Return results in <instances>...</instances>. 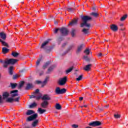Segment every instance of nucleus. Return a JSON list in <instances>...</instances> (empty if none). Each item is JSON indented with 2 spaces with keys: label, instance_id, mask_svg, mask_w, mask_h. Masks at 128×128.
Segmentation results:
<instances>
[{
  "label": "nucleus",
  "instance_id": "f257e3e1",
  "mask_svg": "<svg viewBox=\"0 0 128 128\" xmlns=\"http://www.w3.org/2000/svg\"><path fill=\"white\" fill-rule=\"evenodd\" d=\"M80 18L82 22L80 24V27L84 28V26H86L88 28H84L82 30V32L85 34H88V30L90 28V24L88 23V22H90L92 20V18L88 16H81Z\"/></svg>",
  "mask_w": 128,
  "mask_h": 128
},
{
  "label": "nucleus",
  "instance_id": "f03ea898",
  "mask_svg": "<svg viewBox=\"0 0 128 128\" xmlns=\"http://www.w3.org/2000/svg\"><path fill=\"white\" fill-rule=\"evenodd\" d=\"M26 114V116H30L26 118V122H32V120H35L36 119L38 118V114H34V112L30 110H28Z\"/></svg>",
  "mask_w": 128,
  "mask_h": 128
},
{
  "label": "nucleus",
  "instance_id": "7ed1b4c3",
  "mask_svg": "<svg viewBox=\"0 0 128 128\" xmlns=\"http://www.w3.org/2000/svg\"><path fill=\"white\" fill-rule=\"evenodd\" d=\"M50 40H52V39H48L46 41H45L44 42H43L40 47V48H43L44 50H46V52L47 54H48L50 52V49L46 50V48L44 47L46 46L48 44Z\"/></svg>",
  "mask_w": 128,
  "mask_h": 128
},
{
  "label": "nucleus",
  "instance_id": "20e7f679",
  "mask_svg": "<svg viewBox=\"0 0 128 128\" xmlns=\"http://www.w3.org/2000/svg\"><path fill=\"white\" fill-rule=\"evenodd\" d=\"M56 94H64L66 92V89L63 88L60 89V87H57L55 90Z\"/></svg>",
  "mask_w": 128,
  "mask_h": 128
},
{
  "label": "nucleus",
  "instance_id": "39448f33",
  "mask_svg": "<svg viewBox=\"0 0 128 128\" xmlns=\"http://www.w3.org/2000/svg\"><path fill=\"white\" fill-rule=\"evenodd\" d=\"M102 122L96 120L89 123L88 126L95 128L96 126H102Z\"/></svg>",
  "mask_w": 128,
  "mask_h": 128
},
{
  "label": "nucleus",
  "instance_id": "423d86ee",
  "mask_svg": "<svg viewBox=\"0 0 128 128\" xmlns=\"http://www.w3.org/2000/svg\"><path fill=\"white\" fill-rule=\"evenodd\" d=\"M20 96H18L15 99L12 98V97L9 98L7 100H6V102H9L10 104L12 103L13 102H20Z\"/></svg>",
  "mask_w": 128,
  "mask_h": 128
},
{
  "label": "nucleus",
  "instance_id": "0eeeda50",
  "mask_svg": "<svg viewBox=\"0 0 128 128\" xmlns=\"http://www.w3.org/2000/svg\"><path fill=\"white\" fill-rule=\"evenodd\" d=\"M68 80V78L66 76H65L60 80L58 81V84L59 86H64L66 84V82Z\"/></svg>",
  "mask_w": 128,
  "mask_h": 128
},
{
  "label": "nucleus",
  "instance_id": "6e6552de",
  "mask_svg": "<svg viewBox=\"0 0 128 128\" xmlns=\"http://www.w3.org/2000/svg\"><path fill=\"white\" fill-rule=\"evenodd\" d=\"M18 60L16 59H14V58H10L8 60H7V66L9 64H12V66H14V64H16L18 62Z\"/></svg>",
  "mask_w": 128,
  "mask_h": 128
},
{
  "label": "nucleus",
  "instance_id": "1a4fd4ad",
  "mask_svg": "<svg viewBox=\"0 0 128 128\" xmlns=\"http://www.w3.org/2000/svg\"><path fill=\"white\" fill-rule=\"evenodd\" d=\"M84 48V44H82L79 46H78L77 49L76 50V54H80V52H82V49Z\"/></svg>",
  "mask_w": 128,
  "mask_h": 128
},
{
  "label": "nucleus",
  "instance_id": "9d476101",
  "mask_svg": "<svg viewBox=\"0 0 128 128\" xmlns=\"http://www.w3.org/2000/svg\"><path fill=\"white\" fill-rule=\"evenodd\" d=\"M60 32L62 34V36H68V30L65 28H60Z\"/></svg>",
  "mask_w": 128,
  "mask_h": 128
},
{
  "label": "nucleus",
  "instance_id": "9b49d317",
  "mask_svg": "<svg viewBox=\"0 0 128 128\" xmlns=\"http://www.w3.org/2000/svg\"><path fill=\"white\" fill-rule=\"evenodd\" d=\"M17 92H18V90H13L12 91H10V94H11V98H16V96H18V94Z\"/></svg>",
  "mask_w": 128,
  "mask_h": 128
},
{
  "label": "nucleus",
  "instance_id": "f8f14e48",
  "mask_svg": "<svg viewBox=\"0 0 128 128\" xmlns=\"http://www.w3.org/2000/svg\"><path fill=\"white\" fill-rule=\"evenodd\" d=\"M34 88V86L32 83H28L26 84L25 90H30V88Z\"/></svg>",
  "mask_w": 128,
  "mask_h": 128
},
{
  "label": "nucleus",
  "instance_id": "ddd939ff",
  "mask_svg": "<svg viewBox=\"0 0 128 128\" xmlns=\"http://www.w3.org/2000/svg\"><path fill=\"white\" fill-rule=\"evenodd\" d=\"M78 19L72 20V22H70L69 26H76V24H78Z\"/></svg>",
  "mask_w": 128,
  "mask_h": 128
},
{
  "label": "nucleus",
  "instance_id": "4468645a",
  "mask_svg": "<svg viewBox=\"0 0 128 128\" xmlns=\"http://www.w3.org/2000/svg\"><path fill=\"white\" fill-rule=\"evenodd\" d=\"M0 62L2 64L3 67L6 68H8V60H0Z\"/></svg>",
  "mask_w": 128,
  "mask_h": 128
},
{
  "label": "nucleus",
  "instance_id": "2eb2a0df",
  "mask_svg": "<svg viewBox=\"0 0 128 128\" xmlns=\"http://www.w3.org/2000/svg\"><path fill=\"white\" fill-rule=\"evenodd\" d=\"M48 106V102L46 100H44L42 104H41V106L42 108H46Z\"/></svg>",
  "mask_w": 128,
  "mask_h": 128
},
{
  "label": "nucleus",
  "instance_id": "dca6fc26",
  "mask_svg": "<svg viewBox=\"0 0 128 128\" xmlns=\"http://www.w3.org/2000/svg\"><path fill=\"white\" fill-rule=\"evenodd\" d=\"M42 99L43 100H50V96L48 94H44L42 98Z\"/></svg>",
  "mask_w": 128,
  "mask_h": 128
},
{
  "label": "nucleus",
  "instance_id": "f3484780",
  "mask_svg": "<svg viewBox=\"0 0 128 128\" xmlns=\"http://www.w3.org/2000/svg\"><path fill=\"white\" fill-rule=\"evenodd\" d=\"M0 38L5 40L6 39V34L4 32H0Z\"/></svg>",
  "mask_w": 128,
  "mask_h": 128
},
{
  "label": "nucleus",
  "instance_id": "a211bd4d",
  "mask_svg": "<svg viewBox=\"0 0 128 128\" xmlns=\"http://www.w3.org/2000/svg\"><path fill=\"white\" fill-rule=\"evenodd\" d=\"M3 100H6V98H8V96H10V93L8 92H4L2 94Z\"/></svg>",
  "mask_w": 128,
  "mask_h": 128
},
{
  "label": "nucleus",
  "instance_id": "6ab92c4d",
  "mask_svg": "<svg viewBox=\"0 0 128 128\" xmlns=\"http://www.w3.org/2000/svg\"><path fill=\"white\" fill-rule=\"evenodd\" d=\"M92 64H88L86 65L85 68H84V70H86V72H89V70H90V68H92Z\"/></svg>",
  "mask_w": 128,
  "mask_h": 128
},
{
  "label": "nucleus",
  "instance_id": "aec40b11",
  "mask_svg": "<svg viewBox=\"0 0 128 128\" xmlns=\"http://www.w3.org/2000/svg\"><path fill=\"white\" fill-rule=\"evenodd\" d=\"M0 42H1L4 46H6V48H10L8 44V43H6V42L2 40V39H0Z\"/></svg>",
  "mask_w": 128,
  "mask_h": 128
},
{
  "label": "nucleus",
  "instance_id": "412c9836",
  "mask_svg": "<svg viewBox=\"0 0 128 128\" xmlns=\"http://www.w3.org/2000/svg\"><path fill=\"white\" fill-rule=\"evenodd\" d=\"M38 120H36L34 121L32 124V128H36V126H38Z\"/></svg>",
  "mask_w": 128,
  "mask_h": 128
},
{
  "label": "nucleus",
  "instance_id": "4be33fe9",
  "mask_svg": "<svg viewBox=\"0 0 128 128\" xmlns=\"http://www.w3.org/2000/svg\"><path fill=\"white\" fill-rule=\"evenodd\" d=\"M8 52H10V49H8V48L6 47H4L2 48V54H8Z\"/></svg>",
  "mask_w": 128,
  "mask_h": 128
},
{
  "label": "nucleus",
  "instance_id": "5701e85b",
  "mask_svg": "<svg viewBox=\"0 0 128 128\" xmlns=\"http://www.w3.org/2000/svg\"><path fill=\"white\" fill-rule=\"evenodd\" d=\"M13 71H14V66H10L8 68V72L10 76H12V74H14Z\"/></svg>",
  "mask_w": 128,
  "mask_h": 128
},
{
  "label": "nucleus",
  "instance_id": "b1692460",
  "mask_svg": "<svg viewBox=\"0 0 128 128\" xmlns=\"http://www.w3.org/2000/svg\"><path fill=\"white\" fill-rule=\"evenodd\" d=\"M50 64V62L48 61L45 63V64L42 66L43 70H46Z\"/></svg>",
  "mask_w": 128,
  "mask_h": 128
},
{
  "label": "nucleus",
  "instance_id": "393cba45",
  "mask_svg": "<svg viewBox=\"0 0 128 128\" xmlns=\"http://www.w3.org/2000/svg\"><path fill=\"white\" fill-rule=\"evenodd\" d=\"M11 54L14 58H18V56H20V53L16 52H12Z\"/></svg>",
  "mask_w": 128,
  "mask_h": 128
},
{
  "label": "nucleus",
  "instance_id": "a878e982",
  "mask_svg": "<svg viewBox=\"0 0 128 128\" xmlns=\"http://www.w3.org/2000/svg\"><path fill=\"white\" fill-rule=\"evenodd\" d=\"M118 26L116 24H112V32H118Z\"/></svg>",
  "mask_w": 128,
  "mask_h": 128
},
{
  "label": "nucleus",
  "instance_id": "bb28decb",
  "mask_svg": "<svg viewBox=\"0 0 128 128\" xmlns=\"http://www.w3.org/2000/svg\"><path fill=\"white\" fill-rule=\"evenodd\" d=\"M10 86L11 88L14 90V89L16 88V86H18V84H16V83H10Z\"/></svg>",
  "mask_w": 128,
  "mask_h": 128
},
{
  "label": "nucleus",
  "instance_id": "cd10ccee",
  "mask_svg": "<svg viewBox=\"0 0 128 128\" xmlns=\"http://www.w3.org/2000/svg\"><path fill=\"white\" fill-rule=\"evenodd\" d=\"M54 68V66H50L48 68V72H46V74H50V72H52Z\"/></svg>",
  "mask_w": 128,
  "mask_h": 128
},
{
  "label": "nucleus",
  "instance_id": "c85d7f7f",
  "mask_svg": "<svg viewBox=\"0 0 128 128\" xmlns=\"http://www.w3.org/2000/svg\"><path fill=\"white\" fill-rule=\"evenodd\" d=\"M72 70H74V66H72L70 67L68 69L66 70V74H70V72Z\"/></svg>",
  "mask_w": 128,
  "mask_h": 128
},
{
  "label": "nucleus",
  "instance_id": "c756f323",
  "mask_svg": "<svg viewBox=\"0 0 128 128\" xmlns=\"http://www.w3.org/2000/svg\"><path fill=\"white\" fill-rule=\"evenodd\" d=\"M76 30L74 28H72L71 30V36L72 38H74V36H76Z\"/></svg>",
  "mask_w": 128,
  "mask_h": 128
},
{
  "label": "nucleus",
  "instance_id": "7c9ffc66",
  "mask_svg": "<svg viewBox=\"0 0 128 128\" xmlns=\"http://www.w3.org/2000/svg\"><path fill=\"white\" fill-rule=\"evenodd\" d=\"M55 108L56 110H62V106L58 103L56 104Z\"/></svg>",
  "mask_w": 128,
  "mask_h": 128
},
{
  "label": "nucleus",
  "instance_id": "2f4dec72",
  "mask_svg": "<svg viewBox=\"0 0 128 128\" xmlns=\"http://www.w3.org/2000/svg\"><path fill=\"white\" fill-rule=\"evenodd\" d=\"M38 111L39 112L40 114H42L46 112V110L42 109V108H38Z\"/></svg>",
  "mask_w": 128,
  "mask_h": 128
},
{
  "label": "nucleus",
  "instance_id": "473e14b6",
  "mask_svg": "<svg viewBox=\"0 0 128 128\" xmlns=\"http://www.w3.org/2000/svg\"><path fill=\"white\" fill-rule=\"evenodd\" d=\"M24 81H21L19 83V86H18V88L20 90L22 86H24Z\"/></svg>",
  "mask_w": 128,
  "mask_h": 128
},
{
  "label": "nucleus",
  "instance_id": "72a5a7b5",
  "mask_svg": "<svg viewBox=\"0 0 128 128\" xmlns=\"http://www.w3.org/2000/svg\"><path fill=\"white\" fill-rule=\"evenodd\" d=\"M90 14V16H94V18H98V12H92Z\"/></svg>",
  "mask_w": 128,
  "mask_h": 128
},
{
  "label": "nucleus",
  "instance_id": "f704fd0d",
  "mask_svg": "<svg viewBox=\"0 0 128 128\" xmlns=\"http://www.w3.org/2000/svg\"><path fill=\"white\" fill-rule=\"evenodd\" d=\"M126 18H128V14H125L124 16H123L120 19V20L121 22H124V20H125Z\"/></svg>",
  "mask_w": 128,
  "mask_h": 128
},
{
  "label": "nucleus",
  "instance_id": "c9c22d12",
  "mask_svg": "<svg viewBox=\"0 0 128 128\" xmlns=\"http://www.w3.org/2000/svg\"><path fill=\"white\" fill-rule=\"evenodd\" d=\"M36 106H38V104H36V102H33L32 104H30V106H30V108H34V107H36Z\"/></svg>",
  "mask_w": 128,
  "mask_h": 128
},
{
  "label": "nucleus",
  "instance_id": "e433bc0d",
  "mask_svg": "<svg viewBox=\"0 0 128 128\" xmlns=\"http://www.w3.org/2000/svg\"><path fill=\"white\" fill-rule=\"evenodd\" d=\"M84 60H86V62H90V59L88 58V57L87 56H84Z\"/></svg>",
  "mask_w": 128,
  "mask_h": 128
},
{
  "label": "nucleus",
  "instance_id": "4c0bfd02",
  "mask_svg": "<svg viewBox=\"0 0 128 128\" xmlns=\"http://www.w3.org/2000/svg\"><path fill=\"white\" fill-rule=\"evenodd\" d=\"M90 49L86 48L84 51V54H90Z\"/></svg>",
  "mask_w": 128,
  "mask_h": 128
},
{
  "label": "nucleus",
  "instance_id": "58836bf2",
  "mask_svg": "<svg viewBox=\"0 0 128 128\" xmlns=\"http://www.w3.org/2000/svg\"><path fill=\"white\" fill-rule=\"evenodd\" d=\"M74 10V8H67L68 12H72Z\"/></svg>",
  "mask_w": 128,
  "mask_h": 128
},
{
  "label": "nucleus",
  "instance_id": "ea45409f",
  "mask_svg": "<svg viewBox=\"0 0 128 128\" xmlns=\"http://www.w3.org/2000/svg\"><path fill=\"white\" fill-rule=\"evenodd\" d=\"M48 82V81L46 80H44V81L42 82V88H44L46 84V83Z\"/></svg>",
  "mask_w": 128,
  "mask_h": 128
},
{
  "label": "nucleus",
  "instance_id": "a19ab883",
  "mask_svg": "<svg viewBox=\"0 0 128 128\" xmlns=\"http://www.w3.org/2000/svg\"><path fill=\"white\" fill-rule=\"evenodd\" d=\"M82 75H80L78 78H76V80L80 82V80H82Z\"/></svg>",
  "mask_w": 128,
  "mask_h": 128
},
{
  "label": "nucleus",
  "instance_id": "79ce46f5",
  "mask_svg": "<svg viewBox=\"0 0 128 128\" xmlns=\"http://www.w3.org/2000/svg\"><path fill=\"white\" fill-rule=\"evenodd\" d=\"M114 118H120V115L118 114H114Z\"/></svg>",
  "mask_w": 128,
  "mask_h": 128
},
{
  "label": "nucleus",
  "instance_id": "37998d69",
  "mask_svg": "<svg viewBox=\"0 0 128 128\" xmlns=\"http://www.w3.org/2000/svg\"><path fill=\"white\" fill-rule=\"evenodd\" d=\"M4 104V100H2V95H0V104Z\"/></svg>",
  "mask_w": 128,
  "mask_h": 128
},
{
  "label": "nucleus",
  "instance_id": "c03bdc74",
  "mask_svg": "<svg viewBox=\"0 0 128 128\" xmlns=\"http://www.w3.org/2000/svg\"><path fill=\"white\" fill-rule=\"evenodd\" d=\"M40 60H42V59L39 58L37 60L36 62V65L39 66L40 65Z\"/></svg>",
  "mask_w": 128,
  "mask_h": 128
},
{
  "label": "nucleus",
  "instance_id": "a18cd8bd",
  "mask_svg": "<svg viewBox=\"0 0 128 128\" xmlns=\"http://www.w3.org/2000/svg\"><path fill=\"white\" fill-rule=\"evenodd\" d=\"M74 44L70 45V46L68 48V51L70 50H72V48H74Z\"/></svg>",
  "mask_w": 128,
  "mask_h": 128
},
{
  "label": "nucleus",
  "instance_id": "49530a36",
  "mask_svg": "<svg viewBox=\"0 0 128 128\" xmlns=\"http://www.w3.org/2000/svg\"><path fill=\"white\" fill-rule=\"evenodd\" d=\"M72 128H78V125L74 124L72 125Z\"/></svg>",
  "mask_w": 128,
  "mask_h": 128
},
{
  "label": "nucleus",
  "instance_id": "de8ad7c7",
  "mask_svg": "<svg viewBox=\"0 0 128 128\" xmlns=\"http://www.w3.org/2000/svg\"><path fill=\"white\" fill-rule=\"evenodd\" d=\"M18 74H15V75H14L13 76H12V78L13 80H16V78H18Z\"/></svg>",
  "mask_w": 128,
  "mask_h": 128
},
{
  "label": "nucleus",
  "instance_id": "09e8293b",
  "mask_svg": "<svg viewBox=\"0 0 128 128\" xmlns=\"http://www.w3.org/2000/svg\"><path fill=\"white\" fill-rule=\"evenodd\" d=\"M64 40V38H62V37H60L58 39V42H62V40Z\"/></svg>",
  "mask_w": 128,
  "mask_h": 128
},
{
  "label": "nucleus",
  "instance_id": "8fccbe9b",
  "mask_svg": "<svg viewBox=\"0 0 128 128\" xmlns=\"http://www.w3.org/2000/svg\"><path fill=\"white\" fill-rule=\"evenodd\" d=\"M40 92V90L36 89L34 92H33V94H38Z\"/></svg>",
  "mask_w": 128,
  "mask_h": 128
},
{
  "label": "nucleus",
  "instance_id": "3c124183",
  "mask_svg": "<svg viewBox=\"0 0 128 128\" xmlns=\"http://www.w3.org/2000/svg\"><path fill=\"white\" fill-rule=\"evenodd\" d=\"M58 30H60V28H56L54 32V34H58Z\"/></svg>",
  "mask_w": 128,
  "mask_h": 128
},
{
  "label": "nucleus",
  "instance_id": "603ef678",
  "mask_svg": "<svg viewBox=\"0 0 128 128\" xmlns=\"http://www.w3.org/2000/svg\"><path fill=\"white\" fill-rule=\"evenodd\" d=\"M106 54H102V53H98V56H106Z\"/></svg>",
  "mask_w": 128,
  "mask_h": 128
},
{
  "label": "nucleus",
  "instance_id": "864d4df0",
  "mask_svg": "<svg viewBox=\"0 0 128 128\" xmlns=\"http://www.w3.org/2000/svg\"><path fill=\"white\" fill-rule=\"evenodd\" d=\"M36 84H42V82L37 80H36Z\"/></svg>",
  "mask_w": 128,
  "mask_h": 128
},
{
  "label": "nucleus",
  "instance_id": "5fc2aeb1",
  "mask_svg": "<svg viewBox=\"0 0 128 128\" xmlns=\"http://www.w3.org/2000/svg\"><path fill=\"white\" fill-rule=\"evenodd\" d=\"M99 110V112H102L104 110V108H100V109H98Z\"/></svg>",
  "mask_w": 128,
  "mask_h": 128
},
{
  "label": "nucleus",
  "instance_id": "6e6d98bb",
  "mask_svg": "<svg viewBox=\"0 0 128 128\" xmlns=\"http://www.w3.org/2000/svg\"><path fill=\"white\" fill-rule=\"evenodd\" d=\"M36 98V96L34 95H32L30 96V98Z\"/></svg>",
  "mask_w": 128,
  "mask_h": 128
},
{
  "label": "nucleus",
  "instance_id": "4d7b16f0",
  "mask_svg": "<svg viewBox=\"0 0 128 128\" xmlns=\"http://www.w3.org/2000/svg\"><path fill=\"white\" fill-rule=\"evenodd\" d=\"M36 100H40V98H42V96H36Z\"/></svg>",
  "mask_w": 128,
  "mask_h": 128
},
{
  "label": "nucleus",
  "instance_id": "13d9d810",
  "mask_svg": "<svg viewBox=\"0 0 128 128\" xmlns=\"http://www.w3.org/2000/svg\"><path fill=\"white\" fill-rule=\"evenodd\" d=\"M65 46H66V43H64L62 44V48H64Z\"/></svg>",
  "mask_w": 128,
  "mask_h": 128
},
{
  "label": "nucleus",
  "instance_id": "bf43d9fd",
  "mask_svg": "<svg viewBox=\"0 0 128 128\" xmlns=\"http://www.w3.org/2000/svg\"><path fill=\"white\" fill-rule=\"evenodd\" d=\"M92 10H94V12H96V8L93 7L92 8Z\"/></svg>",
  "mask_w": 128,
  "mask_h": 128
},
{
  "label": "nucleus",
  "instance_id": "052dcab7",
  "mask_svg": "<svg viewBox=\"0 0 128 128\" xmlns=\"http://www.w3.org/2000/svg\"><path fill=\"white\" fill-rule=\"evenodd\" d=\"M49 78H50L48 76H47L45 80H46L48 82V80Z\"/></svg>",
  "mask_w": 128,
  "mask_h": 128
},
{
  "label": "nucleus",
  "instance_id": "680f3d73",
  "mask_svg": "<svg viewBox=\"0 0 128 128\" xmlns=\"http://www.w3.org/2000/svg\"><path fill=\"white\" fill-rule=\"evenodd\" d=\"M84 100V98L83 97H80L79 98V100Z\"/></svg>",
  "mask_w": 128,
  "mask_h": 128
},
{
  "label": "nucleus",
  "instance_id": "e2e57ef3",
  "mask_svg": "<svg viewBox=\"0 0 128 128\" xmlns=\"http://www.w3.org/2000/svg\"><path fill=\"white\" fill-rule=\"evenodd\" d=\"M24 128H30V126H25Z\"/></svg>",
  "mask_w": 128,
  "mask_h": 128
},
{
  "label": "nucleus",
  "instance_id": "0e129e2a",
  "mask_svg": "<svg viewBox=\"0 0 128 128\" xmlns=\"http://www.w3.org/2000/svg\"><path fill=\"white\" fill-rule=\"evenodd\" d=\"M109 105H106L104 106V108H108Z\"/></svg>",
  "mask_w": 128,
  "mask_h": 128
},
{
  "label": "nucleus",
  "instance_id": "69168bd1",
  "mask_svg": "<svg viewBox=\"0 0 128 128\" xmlns=\"http://www.w3.org/2000/svg\"><path fill=\"white\" fill-rule=\"evenodd\" d=\"M42 74H44V72H42V73H40V76H42Z\"/></svg>",
  "mask_w": 128,
  "mask_h": 128
},
{
  "label": "nucleus",
  "instance_id": "338daca9",
  "mask_svg": "<svg viewBox=\"0 0 128 128\" xmlns=\"http://www.w3.org/2000/svg\"><path fill=\"white\" fill-rule=\"evenodd\" d=\"M110 28H111V30H112V24L110 25Z\"/></svg>",
  "mask_w": 128,
  "mask_h": 128
},
{
  "label": "nucleus",
  "instance_id": "774afa93",
  "mask_svg": "<svg viewBox=\"0 0 128 128\" xmlns=\"http://www.w3.org/2000/svg\"><path fill=\"white\" fill-rule=\"evenodd\" d=\"M54 24H58V22H54Z\"/></svg>",
  "mask_w": 128,
  "mask_h": 128
}]
</instances>
